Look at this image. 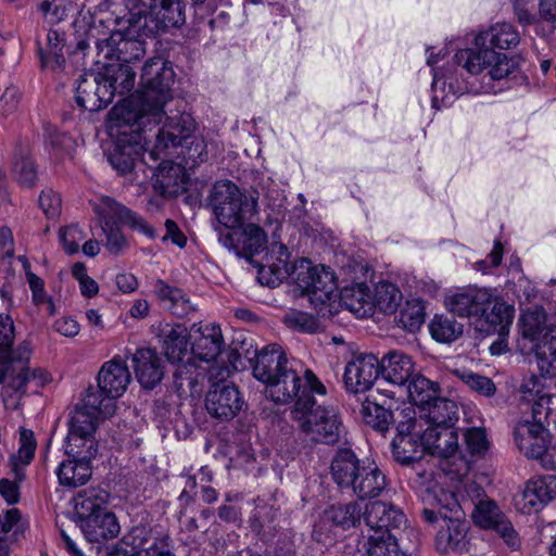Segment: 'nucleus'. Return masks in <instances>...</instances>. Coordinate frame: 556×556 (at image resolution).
<instances>
[{
	"label": "nucleus",
	"instance_id": "nucleus-1",
	"mask_svg": "<svg viewBox=\"0 0 556 556\" xmlns=\"http://www.w3.org/2000/svg\"><path fill=\"white\" fill-rule=\"evenodd\" d=\"M448 312L460 318H476L477 328L504 338L509 332L515 308L492 289L470 285L450 291L444 299Z\"/></svg>",
	"mask_w": 556,
	"mask_h": 556
},
{
	"label": "nucleus",
	"instance_id": "nucleus-2",
	"mask_svg": "<svg viewBox=\"0 0 556 556\" xmlns=\"http://www.w3.org/2000/svg\"><path fill=\"white\" fill-rule=\"evenodd\" d=\"M290 253L286 245L280 244L277 262L271 270L278 279H288L295 283L318 316L329 318L333 304L337 302V282L333 273L324 266L319 269L307 258L289 262Z\"/></svg>",
	"mask_w": 556,
	"mask_h": 556
},
{
	"label": "nucleus",
	"instance_id": "nucleus-3",
	"mask_svg": "<svg viewBox=\"0 0 556 556\" xmlns=\"http://www.w3.org/2000/svg\"><path fill=\"white\" fill-rule=\"evenodd\" d=\"M422 501L421 518L428 525L439 527L435 549L441 554L464 549L469 526L454 495L443 491L440 495L427 493Z\"/></svg>",
	"mask_w": 556,
	"mask_h": 556
},
{
	"label": "nucleus",
	"instance_id": "nucleus-4",
	"mask_svg": "<svg viewBox=\"0 0 556 556\" xmlns=\"http://www.w3.org/2000/svg\"><path fill=\"white\" fill-rule=\"evenodd\" d=\"M208 205L215 216L213 228L218 241L227 249H235V235L231 230L240 228L251 217L256 201L241 192L232 181L220 180L211 190Z\"/></svg>",
	"mask_w": 556,
	"mask_h": 556
},
{
	"label": "nucleus",
	"instance_id": "nucleus-5",
	"mask_svg": "<svg viewBox=\"0 0 556 556\" xmlns=\"http://www.w3.org/2000/svg\"><path fill=\"white\" fill-rule=\"evenodd\" d=\"M291 417L298 422L300 430L316 443L333 445L344 432L338 410L332 406H316L315 399L307 394L295 402Z\"/></svg>",
	"mask_w": 556,
	"mask_h": 556
},
{
	"label": "nucleus",
	"instance_id": "nucleus-6",
	"mask_svg": "<svg viewBox=\"0 0 556 556\" xmlns=\"http://www.w3.org/2000/svg\"><path fill=\"white\" fill-rule=\"evenodd\" d=\"M195 123L190 113L177 112L166 117L163 127L159 130L154 149L150 151L152 159L169 147H181L185 149L184 157L193 164L206 160V144L204 140L194 132Z\"/></svg>",
	"mask_w": 556,
	"mask_h": 556
},
{
	"label": "nucleus",
	"instance_id": "nucleus-7",
	"mask_svg": "<svg viewBox=\"0 0 556 556\" xmlns=\"http://www.w3.org/2000/svg\"><path fill=\"white\" fill-rule=\"evenodd\" d=\"M522 336L535 342L534 354L542 376L556 375V314L547 317L541 307L521 317Z\"/></svg>",
	"mask_w": 556,
	"mask_h": 556
},
{
	"label": "nucleus",
	"instance_id": "nucleus-8",
	"mask_svg": "<svg viewBox=\"0 0 556 556\" xmlns=\"http://www.w3.org/2000/svg\"><path fill=\"white\" fill-rule=\"evenodd\" d=\"M99 22L106 24L109 29L111 24L114 26L109 38L97 42L99 55L103 54L106 60L129 65L144 54L146 48L139 39V27L132 23V18L106 16L99 18Z\"/></svg>",
	"mask_w": 556,
	"mask_h": 556
},
{
	"label": "nucleus",
	"instance_id": "nucleus-9",
	"mask_svg": "<svg viewBox=\"0 0 556 556\" xmlns=\"http://www.w3.org/2000/svg\"><path fill=\"white\" fill-rule=\"evenodd\" d=\"M101 217L102 231L106 238L105 248L112 254H118L127 247V240L118 224L127 225L149 238H154L156 235L154 228L141 216L110 197L101 200Z\"/></svg>",
	"mask_w": 556,
	"mask_h": 556
},
{
	"label": "nucleus",
	"instance_id": "nucleus-10",
	"mask_svg": "<svg viewBox=\"0 0 556 556\" xmlns=\"http://www.w3.org/2000/svg\"><path fill=\"white\" fill-rule=\"evenodd\" d=\"M138 92L115 104L108 114L106 129L110 136H126L129 132L142 130L153 122L157 125L163 117V111L154 114L151 102L139 99Z\"/></svg>",
	"mask_w": 556,
	"mask_h": 556
},
{
	"label": "nucleus",
	"instance_id": "nucleus-11",
	"mask_svg": "<svg viewBox=\"0 0 556 556\" xmlns=\"http://www.w3.org/2000/svg\"><path fill=\"white\" fill-rule=\"evenodd\" d=\"M455 62L471 75L486 72L491 80H500L516 71L519 62L509 59L506 54L491 49L489 46H481L473 40V47L459 50L454 55Z\"/></svg>",
	"mask_w": 556,
	"mask_h": 556
},
{
	"label": "nucleus",
	"instance_id": "nucleus-12",
	"mask_svg": "<svg viewBox=\"0 0 556 556\" xmlns=\"http://www.w3.org/2000/svg\"><path fill=\"white\" fill-rule=\"evenodd\" d=\"M174 71L169 63L162 56L149 59L141 73L142 90L137 91L139 99L152 103L150 111L157 114L163 111L164 105L172 99L170 86L174 83Z\"/></svg>",
	"mask_w": 556,
	"mask_h": 556
},
{
	"label": "nucleus",
	"instance_id": "nucleus-13",
	"mask_svg": "<svg viewBox=\"0 0 556 556\" xmlns=\"http://www.w3.org/2000/svg\"><path fill=\"white\" fill-rule=\"evenodd\" d=\"M415 409L406 407L400 410L402 420H397L396 435L392 441L394 459L402 465H410L427 453L422 439V425L415 418Z\"/></svg>",
	"mask_w": 556,
	"mask_h": 556
},
{
	"label": "nucleus",
	"instance_id": "nucleus-14",
	"mask_svg": "<svg viewBox=\"0 0 556 556\" xmlns=\"http://www.w3.org/2000/svg\"><path fill=\"white\" fill-rule=\"evenodd\" d=\"M98 453L89 450H80L65 446V456L55 469L59 484L66 489H76L85 485L92 477V462Z\"/></svg>",
	"mask_w": 556,
	"mask_h": 556
},
{
	"label": "nucleus",
	"instance_id": "nucleus-15",
	"mask_svg": "<svg viewBox=\"0 0 556 556\" xmlns=\"http://www.w3.org/2000/svg\"><path fill=\"white\" fill-rule=\"evenodd\" d=\"M387 488V477L374 463L363 460L338 489L343 493L356 496L359 501L376 498Z\"/></svg>",
	"mask_w": 556,
	"mask_h": 556
},
{
	"label": "nucleus",
	"instance_id": "nucleus-16",
	"mask_svg": "<svg viewBox=\"0 0 556 556\" xmlns=\"http://www.w3.org/2000/svg\"><path fill=\"white\" fill-rule=\"evenodd\" d=\"M31 350L27 342L18 344L13 351L0 354V384L15 393H26L29 377Z\"/></svg>",
	"mask_w": 556,
	"mask_h": 556
},
{
	"label": "nucleus",
	"instance_id": "nucleus-17",
	"mask_svg": "<svg viewBox=\"0 0 556 556\" xmlns=\"http://www.w3.org/2000/svg\"><path fill=\"white\" fill-rule=\"evenodd\" d=\"M379 359L371 353L353 355L344 368L343 382L350 393H364L370 390L379 377Z\"/></svg>",
	"mask_w": 556,
	"mask_h": 556
},
{
	"label": "nucleus",
	"instance_id": "nucleus-18",
	"mask_svg": "<svg viewBox=\"0 0 556 556\" xmlns=\"http://www.w3.org/2000/svg\"><path fill=\"white\" fill-rule=\"evenodd\" d=\"M240 391L233 383H214L205 396V408L211 417L220 421L233 419L243 406Z\"/></svg>",
	"mask_w": 556,
	"mask_h": 556
},
{
	"label": "nucleus",
	"instance_id": "nucleus-19",
	"mask_svg": "<svg viewBox=\"0 0 556 556\" xmlns=\"http://www.w3.org/2000/svg\"><path fill=\"white\" fill-rule=\"evenodd\" d=\"M471 516L479 527L496 531L513 549L520 546V540L511 522L506 519L493 500L477 502Z\"/></svg>",
	"mask_w": 556,
	"mask_h": 556
},
{
	"label": "nucleus",
	"instance_id": "nucleus-20",
	"mask_svg": "<svg viewBox=\"0 0 556 556\" xmlns=\"http://www.w3.org/2000/svg\"><path fill=\"white\" fill-rule=\"evenodd\" d=\"M101 420L91 410L76 407L68 420L65 446L87 451L91 445V451L98 453L99 444L94 433Z\"/></svg>",
	"mask_w": 556,
	"mask_h": 556
},
{
	"label": "nucleus",
	"instance_id": "nucleus-21",
	"mask_svg": "<svg viewBox=\"0 0 556 556\" xmlns=\"http://www.w3.org/2000/svg\"><path fill=\"white\" fill-rule=\"evenodd\" d=\"M556 498V475H546L529 480L517 498V506L526 514L541 510Z\"/></svg>",
	"mask_w": 556,
	"mask_h": 556
},
{
	"label": "nucleus",
	"instance_id": "nucleus-22",
	"mask_svg": "<svg viewBox=\"0 0 556 556\" xmlns=\"http://www.w3.org/2000/svg\"><path fill=\"white\" fill-rule=\"evenodd\" d=\"M287 355L278 344L264 346L255 353L252 372L255 379L263 382L266 388L281 377L282 371L289 367Z\"/></svg>",
	"mask_w": 556,
	"mask_h": 556
},
{
	"label": "nucleus",
	"instance_id": "nucleus-23",
	"mask_svg": "<svg viewBox=\"0 0 556 556\" xmlns=\"http://www.w3.org/2000/svg\"><path fill=\"white\" fill-rule=\"evenodd\" d=\"M75 99L81 109L97 112L112 101V92L104 87L98 73L84 74L77 81Z\"/></svg>",
	"mask_w": 556,
	"mask_h": 556
},
{
	"label": "nucleus",
	"instance_id": "nucleus-24",
	"mask_svg": "<svg viewBox=\"0 0 556 556\" xmlns=\"http://www.w3.org/2000/svg\"><path fill=\"white\" fill-rule=\"evenodd\" d=\"M364 520L370 532H391L407 521L400 507L382 501H375L365 506Z\"/></svg>",
	"mask_w": 556,
	"mask_h": 556
},
{
	"label": "nucleus",
	"instance_id": "nucleus-25",
	"mask_svg": "<svg viewBox=\"0 0 556 556\" xmlns=\"http://www.w3.org/2000/svg\"><path fill=\"white\" fill-rule=\"evenodd\" d=\"M515 440L521 452L530 458H542L547 450L548 430L541 420L519 421L515 428Z\"/></svg>",
	"mask_w": 556,
	"mask_h": 556
},
{
	"label": "nucleus",
	"instance_id": "nucleus-26",
	"mask_svg": "<svg viewBox=\"0 0 556 556\" xmlns=\"http://www.w3.org/2000/svg\"><path fill=\"white\" fill-rule=\"evenodd\" d=\"M131 380L129 368L124 359L116 356L105 362L98 374V388L114 400L121 397Z\"/></svg>",
	"mask_w": 556,
	"mask_h": 556
},
{
	"label": "nucleus",
	"instance_id": "nucleus-27",
	"mask_svg": "<svg viewBox=\"0 0 556 556\" xmlns=\"http://www.w3.org/2000/svg\"><path fill=\"white\" fill-rule=\"evenodd\" d=\"M138 382L144 389L155 388L163 379L164 366L157 352L150 348L138 349L132 355Z\"/></svg>",
	"mask_w": 556,
	"mask_h": 556
},
{
	"label": "nucleus",
	"instance_id": "nucleus-28",
	"mask_svg": "<svg viewBox=\"0 0 556 556\" xmlns=\"http://www.w3.org/2000/svg\"><path fill=\"white\" fill-rule=\"evenodd\" d=\"M187 184L185 167L173 161H163L154 174L153 188L162 197H178L187 190Z\"/></svg>",
	"mask_w": 556,
	"mask_h": 556
},
{
	"label": "nucleus",
	"instance_id": "nucleus-29",
	"mask_svg": "<svg viewBox=\"0 0 556 556\" xmlns=\"http://www.w3.org/2000/svg\"><path fill=\"white\" fill-rule=\"evenodd\" d=\"M191 331L199 333L191 346L192 354L203 362L214 361L224 346L220 327L216 324H193Z\"/></svg>",
	"mask_w": 556,
	"mask_h": 556
},
{
	"label": "nucleus",
	"instance_id": "nucleus-30",
	"mask_svg": "<svg viewBox=\"0 0 556 556\" xmlns=\"http://www.w3.org/2000/svg\"><path fill=\"white\" fill-rule=\"evenodd\" d=\"M424 444L428 454L451 457L458 450V433L454 426H428L422 430Z\"/></svg>",
	"mask_w": 556,
	"mask_h": 556
},
{
	"label": "nucleus",
	"instance_id": "nucleus-31",
	"mask_svg": "<svg viewBox=\"0 0 556 556\" xmlns=\"http://www.w3.org/2000/svg\"><path fill=\"white\" fill-rule=\"evenodd\" d=\"M414 363L409 355L391 351L379 361L382 378L395 386L404 387L414 377Z\"/></svg>",
	"mask_w": 556,
	"mask_h": 556
},
{
	"label": "nucleus",
	"instance_id": "nucleus-32",
	"mask_svg": "<svg viewBox=\"0 0 556 556\" xmlns=\"http://www.w3.org/2000/svg\"><path fill=\"white\" fill-rule=\"evenodd\" d=\"M85 535L86 540L91 543H102L118 536L121 526L117 517L110 510L97 514L77 523Z\"/></svg>",
	"mask_w": 556,
	"mask_h": 556
},
{
	"label": "nucleus",
	"instance_id": "nucleus-33",
	"mask_svg": "<svg viewBox=\"0 0 556 556\" xmlns=\"http://www.w3.org/2000/svg\"><path fill=\"white\" fill-rule=\"evenodd\" d=\"M110 494L102 488H88L79 491L73 498L77 523L108 510Z\"/></svg>",
	"mask_w": 556,
	"mask_h": 556
},
{
	"label": "nucleus",
	"instance_id": "nucleus-34",
	"mask_svg": "<svg viewBox=\"0 0 556 556\" xmlns=\"http://www.w3.org/2000/svg\"><path fill=\"white\" fill-rule=\"evenodd\" d=\"M364 510L356 501L345 504H333L326 508L321 516V523L329 525V528L349 530L361 523Z\"/></svg>",
	"mask_w": 556,
	"mask_h": 556
},
{
	"label": "nucleus",
	"instance_id": "nucleus-35",
	"mask_svg": "<svg viewBox=\"0 0 556 556\" xmlns=\"http://www.w3.org/2000/svg\"><path fill=\"white\" fill-rule=\"evenodd\" d=\"M98 74L104 87L111 90L112 99L115 94H127L135 86L136 73L127 64L115 62L103 64Z\"/></svg>",
	"mask_w": 556,
	"mask_h": 556
},
{
	"label": "nucleus",
	"instance_id": "nucleus-36",
	"mask_svg": "<svg viewBox=\"0 0 556 556\" xmlns=\"http://www.w3.org/2000/svg\"><path fill=\"white\" fill-rule=\"evenodd\" d=\"M302 391L301 376L289 366L281 377L266 388L267 396L277 404L296 402Z\"/></svg>",
	"mask_w": 556,
	"mask_h": 556
},
{
	"label": "nucleus",
	"instance_id": "nucleus-37",
	"mask_svg": "<svg viewBox=\"0 0 556 556\" xmlns=\"http://www.w3.org/2000/svg\"><path fill=\"white\" fill-rule=\"evenodd\" d=\"M132 533V544L138 549V556H175L168 534L154 535L144 528H136Z\"/></svg>",
	"mask_w": 556,
	"mask_h": 556
},
{
	"label": "nucleus",
	"instance_id": "nucleus-38",
	"mask_svg": "<svg viewBox=\"0 0 556 556\" xmlns=\"http://www.w3.org/2000/svg\"><path fill=\"white\" fill-rule=\"evenodd\" d=\"M339 301L348 311L359 318L374 314V299L370 289L365 283H356L344 288L339 295Z\"/></svg>",
	"mask_w": 556,
	"mask_h": 556
},
{
	"label": "nucleus",
	"instance_id": "nucleus-39",
	"mask_svg": "<svg viewBox=\"0 0 556 556\" xmlns=\"http://www.w3.org/2000/svg\"><path fill=\"white\" fill-rule=\"evenodd\" d=\"M425 420L428 426H454L458 420L457 404L440 394L425 408L420 409V422Z\"/></svg>",
	"mask_w": 556,
	"mask_h": 556
},
{
	"label": "nucleus",
	"instance_id": "nucleus-40",
	"mask_svg": "<svg viewBox=\"0 0 556 556\" xmlns=\"http://www.w3.org/2000/svg\"><path fill=\"white\" fill-rule=\"evenodd\" d=\"M188 329L180 324L162 331V349L170 363H182L189 351Z\"/></svg>",
	"mask_w": 556,
	"mask_h": 556
},
{
	"label": "nucleus",
	"instance_id": "nucleus-41",
	"mask_svg": "<svg viewBox=\"0 0 556 556\" xmlns=\"http://www.w3.org/2000/svg\"><path fill=\"white\" fill-rule=\"evenodd\" d=\"M520 41V37L516 28L508 23H498L490 29L482 31L476 36V43L489 46L491 49L498 48L502 50L516 47Z\"/></svg>",
	"mask_w": 556,
	"mask_h": 556
},
{
	"label": "nucleus",
	"instance_id": "nucleus-42",
	"mask_svg": "<svg viewBox=\"0 0 556 556\" xmlns=\"http://www.w3.org/2000/svg\"><path fill=\"white\" fill-rule=\"evenodd\" d=\"M366 556H409L399 548L392 532H370L362 545Z\"/></svg>",
	"mask_w": 556,
	"mask_h": 556
},
{
	"label": "nucleus",
	"instance_id": "nucleus-43",
	"mask_svg": "<svg viewBox=\"0 0 556 556\" xmlns=\"http://www.w3.org/2000/svg\"><path fill=\"white\" fill-rule=\"evenodd\" d=\"M238 243L235 242V249H231L238 255L250 258L261 253L267 243L265 231L256 224H248L240 232Z\"/></svg>",
	"mask_w": 556,
	"mask_h": 556
},
{
	"label": "nucleus",
	"instance_id": "nucleus-44",
	"mask_svg": "<svg viewBox=\"0 0 556 556\" xmlns=\"http://www.w3.org/2000/svg\"><path fill=\"white\" fill-rule=\"evenodd\" d=\"M64 46V34L56 29H50L47 34L46 47L43 48L38 43V54L42 67H49L53 71L61 68L65 63Z\"/></svg>",
	"mask_w": 556,
	"mask_h": 556
},
{
	"label": "nucleus",
	"instance_id": "nucleus-45",
	"mask_svg": "<svg viewBox=\"0 0 556 556\" xmlns=\"http://www.w3.org/2000/svg\"><path fill=\"white\" fill-rule=\"evenodd\" d=\"M13 173L17 181L26 187H31L37 180V168L30 156L28 142L20 141L14 150Z\"/></svg>",
	"mask_w": 556,
	"mask_h": 556
},
{
	"label": "nucleus",
	"instance_id": "nucleus-46",
	"mask_svg": "<svg viewBox=\"0 0 556 556\" xmlns=\"http://www.w3.org/2000/svg\"><path fill=\"white\" fill-rule=\"evenodd\" d=\"M156 294L165 303L166 308L177 317H185L193 311V306L186 293L176 287L168 286L162 280L156 282Z\"/></svg>",
	"mask_w": 556,
	"mask_h": 556
},
{
	"label": "nucleus",
	"instance_id": "nucleus-47",
	"mask_svg": "<svg viewBox=\"0 0 556 556\" xmlns=\"http://www.w3.org/2000/svg\"><path fill=\"white\" fill-rule=\"evenodd\" d=\"M364 459H361L356 453L349 447H341L333 454L329 473L333 483L339 486Z\"/></svg>",
	"mask_w": 556,
	"mask_h": 556
},
{
	"label": "nucleus",
	"instance_id": "nucleus-48",
	"mask_svg": "<svg viewBox=\"0 0 556 556\" xmlns=\"http://www.w3.org/2000/svg\"><path fill=\"white\" fill-rule=\"evenodd\" d=\"M410 402L420 409L431 404L441 392L437 382L431 381L422 375H414L406 386Z\"/></svg>",
	"mask_w": 556,
	"mask_h": 556
},
{
	"label": "nucleus",
	"instance_id": "nucleus-49",
	"mask_svg": "<svg viewBox=\"0 0 556 556\" xmlns=\"http://www.w3.org/2000/svg\"><path fill=\"white\" fill-rule=\"evenodd\" d=\"M36 446L37 442L34 432L22 427L20 429V448L17 454L12 455L10 459L15 479L20 481L24 479L23 469L20 464L23 466L30 464L35 455Z\"/></svg>",
	"mask_w": 556,
	"mask_h": 556
},
{
	"label": "nucleus",
	"instance_id": "nucleus-50",
	"mask_svg": "<svg viewBox=\"0 0 556 556\" xmlns=\"http://www.w3.org/2000/svg\"><path fill=\"white\" fill-rule=\"evenodd\" d=\"M139 156V146L131 140L124 143V139H118L113 151L109 155L111 165L119 173H130Z\"/></svg>",
	"mask_w": 556,
	"mask_h": 556
},
{
	"label": "nucleus",
	"instance_id": "nucleus-51",
	"mask_svg": "<svg viewBox=\"0 0 556 556\" xmlns=\"http://www.w3.org/2000/svg\"><path fill=\"white\" fill-rule=\"evenodd\" d=\"M362 416L366 425L381 432L388 430L391 421L397 424V420H402L400 412L394 415L383 406L368 400L362 405Z\"/></svg>",
	"mask_w": 556,
	"mask_h": 556
},
{
	"label": "nucleus",
	"instance_id": "nucleus-52",
	"mask_svg": "<svg viewBox=\"0 0 556 556\" xmlns=\"http://www.w3.org/2000/svg\"><path fill=\"white\" fill-rule=\"evenodd\" d=\"M78 407L91 410L93 415L105 419L115 414L116 403L113 397L105 395L101 389L96 390L93 387H89L83 400V405Z\"/></svg>",
	"mask_w": 556,
	"mask_h": 556
},
{
	"label": "nucleus",
	"instance_id": "nucleus-53",
	"mask_svg": "<svg viewBox=\"0 0 556 556\" xmlns=\"http://www.w3.org/2000/svg\"><path fill=\"white\" fill-rule=\"evenodd\" d=\"M152 15L163 28L179 27L186 20L180 0H160Z\"/></svg>",
	"mask_w": 556,
	"mask_h": 556
},
{
	"label": "nucleus",
	"instance_id": "nucleus-54",
	"mask_svg": "<svg viewBox=\"0 0 556 556\" xmlns=\"http://www.w3.org/2000/svg\"><path fill=\"white\" fill-rule=\"evenodd\" d=\"M429 330L435 341L450 343L462 336L463 325L447 316L435 315L429 325Z\"/></svg>",
	"mask_w": 556,
	"mask_h": 556
},
{
	"label": "nucleus",
	"instance_id": "nucleus-55",
	"mask_svg": "<svg viewBox=\"0 0 556 556\" xmlns=\"http://www.w3.org/2000/svg\"><path fill=\"white\" fill-rule=\"evenodd\" d=\"M401 298V292L395 285L381 281L376 286L375 293L372 294L374 308L378 307L386 314H392L396 311Z\"/></svg>",
	"mask_w": 556,
	"mask_h": 556
},
{
	"label": "nucleus",
	"instance_id": "nucleus-56",
	"mask_svg": "<svg viewBox=\"0 0 556 556\" xmlns=\"http://www.w3.org/2000/svg\"><path fill=\"white\" fill-rule=\"evenodd\" d=\"M425 306L419 300L407 301L400 311L399 324L409 332L417 331L425 323Z\"/></svg>",
	"mask_w": 556,
	"mask_h": 556
},
{
	"label": "nucleus",
	"instance_id": "nucleus-57",
	"mask_svg": "<svg viewBox=\"0 0 556 556\" xmlns=\"http://www.w3.org/2000/svg\"><path fill=\"white\" fill-rule=\"evenodd\" d=\"M282 321L288 328L301 332L314 333L319 328V323L314 316L296 309L287 312Z\"/></svg>",
	"mask_w": 556,
	"mask_h": 556
},
{
	"label": "nucleus",
	"instance_id": "nucleus-58",
	"mask_svg": "<svg viewBox=\"0 0 556 556\" xmlns=\"http://www.w3.org/2000/svg\"><path fill=\"white\" fill-rule=\"evenodd\" d=\"M75 9L73 0H43L39 4L40 12L50 23L63 21Z\"/></svg>",
	"mask_w": 556,
	"mask_h": 556
},
{
	"label": "nucleus",
	"instance_id": "nucleus-59",
	"mask_svg": "<svg viewBox=\"0 0 556 556\" xmlns=\"http://www.w3.org/2000/svg\"><path fill=\"white\" fill-rule=\"evenodd\" d=\"M454 374L469 389L481 395L491 396L496 391L494 382L485 376H481L468 370H455Z\"/></svg>",
	"mask_w": 556,
	"mask_h": 556
},
{
	"label": "nucleus",
	"instance_id": "nucleus-60",
	"mask_svg": "<svg viewBox=\"0 0 556 556\" xmlns=\"http://www.w3.org/2000/svg\"><path fill=\"white\" fill-rule=\"evenodd\" d=\"M59 236L64 251L70 255L78 252L79 243L86 237L85 232L78 227V225H70L61 228Z\"/></svg>",
	"mask_w": 556,
	"mask_h": 556
},
{
	"label": "nucleus",
	"instance_id": "nucleus-61",
	"mask_svg": "<svg viewBox=\"0 0 556 556\" xmlns=\"http://www.w3.org/2000/svg\"><path fill=\"white\" fill-rule=\"evenodd\" d=\"M20 518L21 514L17 508L8 509L3 516L0 515V556H9L7 536Z\"/></svg>",
	"mask_w": 556,
	"mask_h": 556
},
{
	"label": "nucleus",
	"instance_id": "nucleus-62",
	"mask_svg": "<svg viewBox=\"0 0 556 556\" xmlns=\"http://www.w3.org/2000/svg\"><path fill=\"white\" fill-rule=\"evenodd\" d=\"M464 435L466 447L472 456H481L488 451L489 441L484 429L471 428L468 429Z\"/></svg>",
	"mask_w": 556,
	"mask_h": 556
},
{
	"label": "nucleus",
	"instance_id": "nucleus-63",
	"mask_svg": "<svg viewBox=\"0 0 556 556\" xmlns=\"http://www.w3.org/2000/svg\"><path fill=\"white\" fill-rule=\"evenodd\" d=\"M39 205L48 218H54L61 213L62 200L59 193L46 189L41 191Z\"/></svg>",
	"mask_w": 556,
	"mask_h": 556
},
{
	"label": "nucleus",
	"instance_id": "nucleus-64",
	"mask_svg": "<svg viewBox=\"0 0 556 556\" xmlns=\"http://www.w3.org/2000/svg\"><path fill=\"white\" fill-rule=\"evenodd\" d=\"M15 338L14 324L9 315L0 314V354L11 352Z\"/></svg>",
	"mask_w": 556,
	"mask_h": 556
}]
</instances>
